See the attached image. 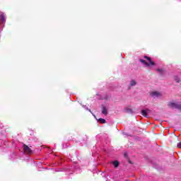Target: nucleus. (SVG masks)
Listing matches in <instances>:
<instances>
[{
    "mask_svg": "<svg viewBox=\"0 0 181 181\" xmlns=\"http://www.w3.org/2000/svg\"><path fill=\"white\" fill-rule=\"evenodd\" d=\"M0 21H1V23H4V22H5V16L4 14H1Z\"/></svg>",
    "mask_w": 181,
    "mask_h": 181,
    "instance_id": "8",
    "label": "nucleus"
},
{
    "mask_svg": "<svg viewBox=\"0 0 181 181\" xmlns=\"http://www.w3.org/2000/svg\"><path fill=\"white\" fill-rule=\"evenodd\" d=\"M174 80L176 83H180V78H179L178 76H175Z\"/></svg>",
    "mask_w": 181,
    "mask_h": 181,
    "instance_id": "12",
    "label": "nucleus"
},
{
    "mask_svg": "<svg viewBox=\"0 0 181 181\" xmlns=\"http://www.w3.org/2000/svg\"><path fill=\"white\" fill-rule=\"evenodd\" d=\"M151 112V110L149 109H145L141 110V115L143 117H145L146 118H148V115Z\"/></svg>",
    "mask_w": 181,
    "mask_h": 181,
    "instance_id": "5",
    "label": "nucleus"
},
{
    "mask_svg": "<svg viewBox=\"0 0 181 181\" xmlns=\"http://www.w3.org/2000/svg\"><path fill=\"white\" fill-rule=\"evenodd\" d=\"M98 121L99 122H100V124H105L107 122V121H105V119L103 118H100Z\"/></svg>",
    "mask_w": 181,
    "mask_h": 181,
    "instance_id": "11",
    "label": "nucleus"
},
{
    "mask_svg": "<svg viewBox=\"0 0 181 181\" xmlns=\"http://www.w3.org/2000/svg\"><path fill=\"white\" fill-rule=\"evenodd\" d=\"M102 100H108V96L105 95V97H104L103 98H102Z\"/></svg>",
    "mask_w": 181,
    "mask_h": 181,
    "instance_id": "14",
    "label": "nucleus"
},
{
    "mask_svg": "<svg viewBox=\"0 0 181 181\" xmlns=\"http://www.w3.org/2000/svg\"><path fill=\"white\" fill-rule=\"evenodd\" d=\"M82 107L85 108L86 111H89V112H91V114H93V112H91V110H90L86 105H82Z\"/></svg>",
    "mask_w": 181,
    "mask_h": 181,
    "instance_id": "13",
    "label": "nucleus"
},
{
    "mask_svg": "<svg viewBox=\"0 0 181 181\" xmlns=\"http://www.w3.org/2000/svg\"><path fill=\"white\" fill-rule=\"evenodd\" d=\"M125 111L126 112H127L128 114H132V109L129 108V107H126L125 108Z\"/></svg>",
    "mask_w": 181,
    "mask_h": 181,
    "instance_id": "9",
    "label": "nucleus"
},
{
    "mask_svg": "<svg viewBox=\"0 0 181 181\" xmlns=\"http://www.w3.org/2000/svg\"><path fill=\"white\" fill-rule=\"evenodd\" d=\"M113 165L115 168H118V166L119 165V163L117 160H115L113 162Z\"/></svg>",
    "mask_w": 181,
    "mask_h": 181,
    "instance_id": "10",
    "label": "nucleus"
},
{
    "mask_svg": "<svg viewBox=\"0 0 181 181\" xmlns=\"http://www.w3.org/2000/svg\"><path fill=\"white\" fill-rule=\"evenodd\" d=\"M157 71H159L160 73H162L163 70H162V69H157Z\"/></svg>",
    "mask_w": 181,
    "mask_h": 181,
    "instance_id": "16",
    "label": "nucleus"
},
{
    "mask_svg": "<svg viewBox=\"0 0 181 181\" xmlns=\"http://www.w3.org/2000/svg\"><path fill=\"white\" fill-rule=\"evenodd\" d=\"M129 84H130L131 87H134L136 84V81L132 79V81H130Z\"/></svg>",
    "mask_w": 181,
    "mask_h": 181,
    "instance_id": "7",
    "label": "nucleus"
},
{
    "mask_svg": "<svg viewBox=\"0 0 181 181\" xmlns=\"http://www.w3.org/2000/svg\"><path fill=\"white\" fill-rule=\"evenodd\" d=\"M102 114H103V115H108V109L107 108V107H105V105H102Z\"/></svg>",
    "mask_w": 181,
    "mask_h": 181,
    "instance_id": "6",
    "label": "nucleus"
},
{
    "mask_svg": "<svg viewBox=\"0 0 181 181\" xmlns=\"http://www.w3.org/2000/svg\"><path fill=\"white\" fill-rule=\"evenodd\" d=\"M150 95L153 98H158V97H160V95H162L158 91H153V92H151Z\"/></svg>",
    "mask_w": 181,
    "mask_h": 181,
    "instance_id": "3",
    "label": "nucleus"
},
{
    "mask_svg": "<svg viewBox=\"0 0 181 181\" xmlns=\"http://www.w3.org/2000/svg\"><path fill=\"white\" fill-rule=\"evenodd\" d=\"M144 59H146L149 62V64L142 59H139V62L143 64H145L147 67H149L150 66H155V62L151 60V57L145 56Z\"/></svg>",
    "mask_w": 181,
    "mask_h": 181,
    "instance_id": "1",
    "label": "nucleus"
},
{
    "mask_svg": "<svg viewBox=\"0 0 181 181\" xmlns=\"http://www.w3.org/2000/svg\"><path fill=\"white\" fill-rule=\"evenodd\" d=\"M124 156H127V154H124Z\"/></svg>",
    "mask_w": 181,
    "mask_h": 181,
    "instance_id": "17",
    "label": "nucleus"
},
{
    "mask_svg": "<svg viewBox=\"0 0 181 181\" xmlns=\"http://www.w3.org/2000/svg\"><path fill=\"white\" fill-rule=\"evenodd\" d=\"M23 150L25 153H32V151L26 144L23 145Z\"/></svg>",
    "mask_w": 181,
    "mask_h": 181,
    "instance_id": "4",
    "label": "nucleus"
},
{
    "mask_svg": "<svg viewBox=\"0 0 181 181\" xmlns=\"http://www.w3.org/2000/svg\"><path fill=\"white\" fill-rule=\"evenodd\" d=\"M177 148H181V142L177 144Z\"/></svg>",
    "mask_w": 181,
    "mask_h": 181,
    "instance_id": "15",
    "label": "nucleus"
},
{
    "mask_svg": "<svg viewBox=\"0 0 181 181\" xmlns=\"http://www.w3.org/2000/svg\"><path fill=\"white\" fill-rule=\"evenodd\" d=\"M168 106L170 108H176L177 110H180L181 111V105L176 103H168Z\"/></svg>",
    "mask_w": 181,
    "mask_h": 181,
    "instance_id": "2",
    "label": "nucleus"
}]
</instances>
